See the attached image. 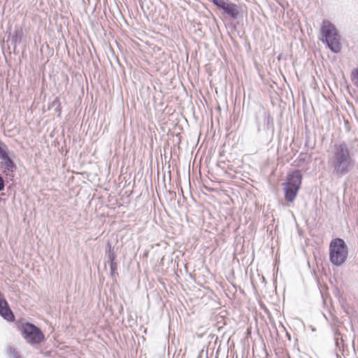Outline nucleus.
<instances>
[{
  "label": "nucleus",
  "mask_w": 358,
  "mask_h": 358,
  "mask_svg": "<svg viewBox=\"0 0 358 358\" xmlns=\"http://www.w3.org/2000/svg\"><path fill=\"white\" fill-rule=\"evenodd\" d=\"M284 185L285 199L287 201L292 203L294 201L299 189L287 185Z\"/></svg>",
  "instance_id": "nucleus-9"
},
{
  "label": "nucleus",
  "mask_w": 358,
  "mask_h": 358,
  "mask_svg": "<svg viewBox=\"0 0 358 358\" xmlns=\"http://www.w3.org/2000/svg\"><path fill=\"white\" fill-rule=\"evenodd\" d=\"M106 258L107 260V262L109 264L116 263L115 262V259L116 258V254L113 250V248H112L111 245L108 243V250L106 252Z\"/></svg>",
  "instance_id": "nucleus-10"
},
{
  "label": "nucleus",
  "mask_w": 358,
  "mask_h": 358,
  "mask_svg": "<svg viewBox=\"0 0 358 358\" xmlns=\"http://www.w3.org/2000/svg\"><path fill=\"white\" fill-rule=\"evenodd\" d=\"M334 341L336 348L341 350V348H343V339L341 332L338 329H334Z\"/></svg>",
  "instance_id": "nucleus-11"
},
{
  "label": "nucleus",
  "mask_w": 358,
  "mask_h": 358,
  "mask_svg": "<svg viewBox=\"0 0 358 358\" xmlns=\"http://www.w3.org/2000/svg\"><path fill=\"white\" fill-rule=\"evenodd\" d=\"M302 180V175L300 171H295L291 174H289L287 177V181L283 185H287L291 187H296L297 189H300L301 184Z\"/></svg>",
  "instance_id": "nucleus-7"
},
{
  "label": "nucleus",
  "mask_w": 358,
  "mask_h": 358,
  "mask_svg": "<svg viewBox=\"0 0 358 358\" xmlns=\"http://www.w3.org/2000/svg\"><path fill=\"white\" fill-rule=\"evenodd\" d=\"M336 356H337V357H338V358H341V357H340V355H338V352H336Z\"/></svg>",
  "instance_id": "nucleus-18"
},
{
  "label": "nucleus",
  "mask_w": 358,
  "mask_h": 358,
  "mask_svg": "<svg viewBox=\"0 0 358 358\" xmlns=\"http://www.w3.org/2000/svg\"><path fill=\"white\" fill-rule=\"evenodd\" d=\"M331 164L334 171L341 175L347 173L352 169V159L345 143L335 145Z\"/></svg>",
  "instance_id": "nucleus-1"
},
{
  "label": "nucleus",
  "mask_w": 358,
  "mask_h": 358,
  "mask_svg": "<svg viewBox=\"0 0 358 358\" xmlns=\"http://www.w3.org/2000/svg\"><path fill=\"white\" fill-rule=\"evenodd\" d=\"M4 181L3 178L0 176V191H2L4 189Z\"/></svg>",
  "instance_id": "nucleus-17"
},
{
  "label": "nucleus",
  "mask_w": 358,
  "mask_h": 358,
  "mask_svg": "<svg viewBox=\"0 0 358 358\" xmlns=\"http://www.w3.org/2000/svg\"><path fill=\"white\" fill-rule=\"evenodd\" d=\"M110 275L114 278L116 273V270L117 268V263H113L110 264Z\"/></svg>",
  "instance_id": "nucleus-12"
},
{
  "label": "nucleus",
  "mask_w": 358,
  "mask_h": 358,
  "mask_svg": "<svg viewBox=\"0 0 358 358\" xmlns=\"http://www.w3.org/2000/svg\"><path fill=\"white\" fill-rule=\"evenodd\" d=\"M353 81L356 85L358 83V69H355L352 71Z\"/></svg>",
  "instance_id": "nucleus-15"
},
{
  "label": "nucleus",
  "mask_w": 358,
  "mask_h": 358,
  "mask_svg": "<svg viewBox=\"0 0 358 358\" xmlns=\"http://www.w3.org/2000/svg\"><path fill=\"white\" fill-rule=\"evenodd\" d=\"M22 335L27 343L31 344H37L42 342L44 338V334L41 330L31 323H25L22 325Z\"/></svg>",
  "instance_id": "nucleus-4"
},
{
  "label": "nucleus",
  "mask_w": 358,
  "mask_h": 358,
  "mask_svg": "<svg viewBox=\"0 0 358 358\" xmlns=\"http://www.w3.org/2000/svg\"><path fill=\"white\" fill-rule=\"evenodd\" d=\"M329 259L336 266H341L347 258L348 250L344 241L341 238H335L331 241L329 245Z\"/></svg>",
  "instance_id": "nucleus-3"
},
{
  "label": "nucleus",
  "mask_w": 358,
  "mask_h": 358,
  "mask_svg": "<svg viewBox=\"0 0 358 358\" xmlns=\"http://www.w3.org/2000/svg\"><path fill=\"white\" fill-rule=\"evenodd\" d=\"M9 355L13 358H20V356L18 355L17 352L15 351L14 348L11 347L9 348Z\"/></svg>",
  "instance_id": "nucleus-14"
},
{
  "label": "nucleus",
  "mask_w": 358,
  "mask_h": 358,
  "mask_svg": "<svg viewBox=\"0 0 358 358\" xmlns=\"http://www.w3.org/2000/svg\"><path fill=\"white\" fill-rule=\"evenodd\" d=\"M0 315L5 320L12 322L15 320V316L8 306V304L3 295L0 292Z\"/></svg>",
  "instance_id": "nucleus-6"
},
{
  "label": "nucleus",
  "mask_w": 358,
  "mask_h": 358,
  "mask_svg": "<svg viewBox=\"0 0 358 358\" xmlns=\"http://www.w3.org/2000/svg\"><path fill=\"white\" fill-rule=\"evenodd\" d=\"M0 159L1 160L2 166L4 168V173L8 175V173H13L15 171L16 165L9 155L8 149L0 154Z\"/></svg>",
  "instance_id": "nucleus-5"
},
{
  "label": "nucleus",
  "mask_w": 358,
  "mask_h": 358,
  "mask_svg": "<svg viewBox=\"0 0 358 358\" xmlns=\"http://www.w3.org/2000/svg\"><path fill=\"white\" fill-rule=\"evenodd\" d=\"M60 101L59 100L56 98L53 101H52V106H57V108H56V110L60 113L61 112V106H60Z\"/></svg>",
  "instance_id": "nucleus-13"
},
{
  "label": "nucleus",
  "mask_w": 358,
  "mask_h": 358,
  "mask_svg": "<svg viewBox=\"0 0 358 358\" xmlns=\"http://www.w3.org/2000/svg\"><path fill=\"white\" fill-rule=\"evenodd\" d=\"M8 149V146L0 140V154L7 150Z\"/></svg>",
  "instance_id": "nucleus-16"
},
{
  "label": "nucleus",
  "mask_w": 358,
  "mask_h": 358,
  "mask_svg": "<svg viewBox=\"0 0 358 358\" xmlns=\"http://www.w3.org/2000/svg\"><path fill=\"white\" fill-rule=\"evenodd\" d=\"M322 41L325 43L329 48L335 53L341 50L340 36L335 26L329 20H324L321 27Z\"/></svg>",
  "instance_id": "nucleus-2"
},
{
  "label": "nucleus",
  "mask_w": 358,
  "mask_h": 358,
  "mask_svg": "<svg viewBox=\"0 0 358 358\" xmlns=\"http://www.w3.org/2000/svg\"><path fill=\"white\" fill-rule=\"evenodd\" d=\"M222 10L234 19H236L240 14L239 6L235 3H229L228 1L225 3Z\"/></svg>",
  "instance_id": "nucleus-8"
}]
</instances>
